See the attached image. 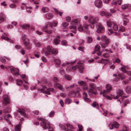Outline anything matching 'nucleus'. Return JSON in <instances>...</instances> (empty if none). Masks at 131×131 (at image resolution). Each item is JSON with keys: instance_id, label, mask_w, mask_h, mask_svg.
<instances>
[{"instance_id": "2eb2a0df", "label": "nucleus", "mask_w": 131, "mask_h": 131, "mask_svg": "<svg viewBox=\"0 0 131 131\" xmlns=\"http://www.w3.org/2000/svg\"><path fill=\"white\" fill-rule=\"evenodd\" d=\"M122 2V0H113L111 4L112 5H116L118 4L119 5H121Z\"/></svg>"}, {"instance_id": "bf43d9fd", "label": "nucleus", "mask_w": 131, "mask_h": 131, "mask_svg": "<svg viewBox=\"0 0 131 131\" xmlns=\"http://www.w3.org/2000/svg\"><path fill=\"white\" fill-rule=\"evenodd\" d=\"M108 126L111 129H113L114 127V125L111 123L109 124Z\"/></svg>"}, {"instance_id": "774afa93", "label": "nucleus", "mask_w": 131, "mask_h": 131, "mask_svg": "<svg viewBox=\"0 0 131 131\" xmlns=\"http://www.w3.org/2000/svg\"><path fill=\"white\" fill-rule=\"evenodd\" d=\"M61 43L62 45H66L67 44V41L65 40H63L62 41Z\"/></svg>"}, {"instance_id": "39448f33", "label": "nucleus", "mask_w": 131, "mask_h": 131, "mask_svg": "<svg viewBox=\"0 0 131 131\" xmlns=\"http://www.w3.org/2000/svg\"><path fill=\"white\" fill-rule=\"evenodd\" d=\"M97 29V32L98 33H101L104 31V28L102 26L101 24L98 23L96 25Z\"/></svg>"}, {"instance_id": "1a4fd4ad", "label": "nucleus", "mask_w": 131, "mask_h": 131, "mask_svg": "<svg viewBox=\"0 0 131 131\" xmlns=\"http://www.w3.org/2000/svg\"><path fill=\"white\" fill-rule=\"evenodd\" d=\"M95 5L98 8H101L102 5V1L100 0H95Z\"/></svg>"}, {"instance_id": "bb28decb", "label": "nucleus", "mask_w": 131, "mask_h": 131, "mask_svg": "<svg viewBox=\"0 0 131 131\" xmlns=\"http://www.w3.org/2000/svg\"><path fill=\"white\" fill-rule=\"evenodd\" d=\"M59 126L62 130H64V131H68V129L67 128L65 127L64 125L60 124Z\"/></svg>"}, {"instance_id": "cd10ccee", "label": "nucleus", "mask_w": 131, "mask_h": 131, "mask_svg": "<svg viewBox=\"0 0 131 131\" xmlns=\"http://www.w3.org/2000/svg\"><path fill=\"white\" fill-rule=\"evenodd\" d=\"M126 91L127 93H130L131 92V88L130 86H126Z\"/></svg>"}, {"instance_id": "aec40b11", "label": "nucleus", "mask_w": 131, "mask_h": 131, "mask_svg": "<svg viewBox=\"0 0 131 131\" xmlns=\"http://www.w3.org/2000/svg\"><path fill=\"white\" fill-rule=\"evenodd\" d=\"M33 42L36 47H40L41 44L36 39H34Z\"/></svg>"}, {"instance_id": "6e6d98bb", "label": "nucleus", "mask_w": 131, "mask_h": 131, "mask_svg": "<svg viewBox=\"0 0 131 131\" xmlns=\"http://www.w3.org/2000/svg\"><path fill=\"white\" fill-rule=\"evenodd\" d=\"M111 16V14L110 13L107 12H106L105 16L106 17L108 18Z\"/></svg>"}, {"instance_id": "6e6552de", "label": "nucleus", "mask_w": 131, "mask_h": 131, "mask_svg": "<svg viewBox=\"0 0 131 131\" xmlns=\"http://www.w3.org/2000/svg\"><path fill=\"white\" fill-rule=\"evenodd\" d=\"M21 39L23 40L25 46H27L29 45V40L28 38H25V35H22Z\"/></svg>"}, {"instance_id": "a878e982", "label": "nucleus", "mask_w": 131, "mask_h": 131, "mask_svg": "<svg viewBox=\"0 0 131 131\" xmlns=\"http://www.w3.org/2000/svg\"><path fill=\"white\" fill-rule=\"evenodd\" d=\"M41 10L43 13H45L48 12L49 10L47 7H43L42 8Z\"/></svg>"}, {"instance_id": "052dcab7", "label": "nucleus", "mask_w": 131, "mask_h": 131, "mask_svg": "<svg viewBox=\"0 0 131 131\" xmlns=\"http://www.w3.org/2000/svg\"><path fill=\"white\" fill-rule=\"evenodd\" d=\"M45 32L47 34H50L52 33V31L51 30L49 29L45 30Z\"/></svg>"}, {"instance_id": "e433bc0d", "label": "nucleus", "mask_w": 131, "mask_h": 131, "mask_svg": "<svg viewBox=\"0 0 131 131\" xmlns=\"http://www.w3.org/2000/svg\"><path fill=\"white\" fill-rule=\"evenodd\" d=\"M86 82L83 81H78V84L80 86H83L86 83Z\"/></svg>"}, {"instance_id": "423d86ee", "label": "nucleus", "mask_w": 131, "mask_h": 131, "mask_svg": "<svg viewBox=\"0 0 131 131\" xmlns=\"http://www.w3.org/2000/svg\"><path fill=\"white\" fill-rule=\"evenodd\" d=\"M52 48L51 46H48L47 48H46L43 49V51L46 55L47 56L50 54V52L52 51Z\"/></svg>"}, {"instance_id": "4be33fe9", "label": "nucleus", "mask_w": 131, "mask_h": 131, "mask_svg": "<svg viewBox=\"0 0 131 131\" xmlns=\"http://www.w3.org/2000/svg\"><path fill=\"white\" fill-rule=\"evenodd\" d=\"M69 96L72 97H75L76 96V93L74 91H71L69 93Z\"/></svg>"}, {"instance_id": "13d9d810", "label": "nucleus", "mask_w": 131, "mask_h": 131, "mask_svg": "<svg viewBox=\"0 0 131 131\" xmlns=\"http://www.w3.org/2000/svg\"><path fill=\"white\" fill-rule=\"evenodd\" d=\"M100 94H103V96L104 97H105L106 96V94L107 93L106 92H104V90H103V91H101L100 93Z\"/></svg>"}, {"instance_id": "79ce46f5", "label": "nucleus", "mask_w": 131, "mask_h": 131, "mask_svg": "<svg viewBox=\"0 0 131 131\" xmlns=\"http://www.w3.org/2000/svg\"><path fill=\"white\" fill-rule=\"evenodd\" d=\"M82 89L83 90H88V86L86 83L83 86H82Z\"/></svg>"}, {"instance_id": "864d4df0", "label": "nucleus", "mask_w": 131, "mask_h": 131, "mask_svg": "<svg viewBox=\"0 0 131 131\" xmlns=\"http://www.w3.org/2000/svg\"><path fill=\"white\" fill-rule=\"evenodd\" d=\"M55 112L54 111H52L49 114V116L50 117H52L54 115Z\"/></svg>"}, {"instance_id": "9d476101", "label": "nucleus", "mask_w": 131, "mask_h": 131, "mask_svg": "<svg viewBox=\"0 0 131 131\" xmlns=\"http://www.w3.org/2000/svg\"><path fill=\"white\" fill-rule=\"evenodd\" d=\"M57 24V22L55 21H53L52 22H49L47 23V25H49L51 28H52L53 27H56Z\"/></svg>"}, {"instance_id": "5701e85b", "label": "nucleus", "mask_w": 131, "mask_h": 131, "mask_svg": "<svg viewBox=\"0 0 131 131\" xmlns=\"http://www.w3.org/2000/svg\"><path fill=\"white\" fill-rule=\"evenodd\" d=\"M123 25L124 26L126 25L127 24L128 22V19L125 16H123Z\"/></svg>"}, {"instance_id": "393cba45", "label": "nucleus", "mask_w": 131, "mask_h": 131, "mask_svg": "<svg viewBox=\"0 0 131 131\" xmlns=\"http://www.w3.org/2000/svg\"><path fill=\"white\" fill-rule=\"evenodd\" d=\"M9 100L8 97H6L4 98L3 101V103L4 104H7L9 103Z\"/></svg>"}, {"instance_id": "f3484780", "label": "nucleus", "mask_w": 131, "mask_h": 131, "mask_svg": "<svg viewBox=\"0 0 131 131\" xmlns=\"http://www.w3.org/2000/svg\"><path fill=\"white\" fill-rule=\"evenodd\" d=\"M4 34L5 36V37H4V36L3 35H2L1 36V38L2 39L5 40H9L10 41V42L11 43H13V41H11L9 39V38L7 37V35L5 33H4Z\"/></svg>"}, {"instance_id": "6ab92c4d", "label": "nucleus", "mask_w": 131, "mask_h": 131, "mask_svg": "<svg viewBox=\"0 0 131 131\" xmlns=\"http://www.w3.org/2000/svg\"><path fill=\"white\" fill-rule=\"evenodd\" d=\"M46 16L48 19H51L53 17V15L52 14L50 13H48L46 14Z\"/></svg>"}, {"instance_id": "9b49d317", "label": "nucleus", "mask_w": 131, "mask_h": 131, "mask_svg": "<svg viewBox=\"0 0 131 131\" xmlns=\"http://www.w3.org/2000/svg\"><path fill=\"white\" fill-rule=\"evenodd\" d=\"M10 71L14 72L15 74H19V70L18 68H15L13 67L10 66L9 67Z\"/></svg>"}, {"instance_id": "412c9836", "label": "nucleus", "mask_w": 131, "mask_h": 131, "mask_svg": "<svg viewBox=\"0 0 131 131\" xmlns=\"http://www.w3.org/2000/svg\"><path fill=\"white\" fill-rule=\"evenodd\" d=\"M125 78V76L123 73H119L118 75V78L115 80L118 81L119 78L122 80L124 79Z\"/></svg>"}, {"instance_id": "a211bd4d", "label": "nucleus", "mask_w": 131, "mask_h": 131, "mask_svg": "<svg viewBox=\"0 0 131 131\" xmlns=\"http://www.w3.org/2000/svg\"><path fill=\"white\" fill-rule=\"evenodd\" d=\"M101 40L102 41L104 42H106L107 41L108 42H110V39L107 38V37L105 36H103L101 37Z\"/></svg>"}, {"instance_id": "4468645a", "label": "nucleus", "mask_w": 131, "mask_h": 131, "mask_svg": "<svg viewBox=\"0 0 131 131\" xmlns=\"http://www.w3.org/2000/svg\"><path fill=\"white\" fill-rule=\"evenodd\" d=\"M43 89H38L39 91H41L40 92V93L42 92L46 94H47L50 95V92L48 91H45V89L46 88V87L45 86H43Z\"/></svg>"}, {"instance_id": "603ef678", "label": "nucleus", "mask_w": 131, "mask_h": 131, "mask_svg": "<svg viewBox=\"0 0 131 131\" xmlns=\"http://www.w3.org/2000/svg\"><path fill=\"white\" fill-rule=\"evenodd\" d=\"M53 80L54 82H59L58 78L56 77H54L53 78Z\"/></svg>"}, {"instance_id": "37998d69", "label": "nucleus", "mask_w": 131, "mask_h": 131, "mask_svg": "<svg viewBox=\"0 0 131 131\" xmlns=\"http://www.w3.org/2000/svg\"><path fill=\"white\" fill-rule=\"evenodd\" d=\"M77 20L74 19L72 20L71 21V23L72 25H75L77 23Z\"/></svg>"}, {"instance_id": "49530a36", "label": "nucleus", "mask_w": 131, "mask_h": 131, "mask_svg": "<svg viewBox=\"0 0 131 131\" xmlns=\"http://www.w3.org/2000/svg\"><path fill=\"white\" fill-rule=\"evenodd\" d=\"M78 30L79 31L81 32L83 31L84 32L85 31L84 30L83 28V27L81 26H80L78 28Z\"/></svg>"}, {"instance_id": "8fccbe9b", "label": "nucleus", "mask_w": 131, "mask_h": 131, "mask_svg": "<svg viewBox=\"0 0 131 131\" xmlns=\"http://www.w3.org/2000/svg\"><path fill=\"white\" fill-rule=\"evenodd\" d=\"M69 25V23L67 22H63L62 23V25L64 27H66Z\"/></svg>"}, {"instance_id": "3c124183", "label": "nucleus", "mask_w": 131, "mask_h": 131, "mask_svg": "<svg viewBox=\"0 0 131 131\" xmlns=\"http://www.w3.org/2000/svg\"><path fill=\"white\" fill-rule=\"evenodd\" d=\"M103 56L105 58H108L110 57V55L108 53H105L103 54Z\"/></svg>"}, {"instance_id": "20e7f679", "label": "nucleus", "mask_w": 131, "mask_h": 131, "mask_svg": "<svg viewBox=\"0 0 131 131\" xmlns=\"http://www.w3.org/2000/svg\"><path fill=\"white\" fill-rule=\"evenodd\" d=\"M72 69L73 70H75L76 69L79 68V71L81 73H82L83 72V70L84 69L83 67V64H80V62H79L78 63V65H76L74 67L72 68Z\"/></svg>"}, {"instance_id": "0e129e2a", "label": "nucleus", "mask_w": 131, "mask_h": 131, "mask_svg": "<svg viewBox=\"0 0 131 131\" xmlns=\"http://www.w3.org/2000/svg\"><path fill=\"white\" fill-rule=\"evenodd\" d=\"M129 100H126L125 102L124 103V106H126L127 104L129 103Z\"/></svg>"}, {"instance_id": "58836bf2", "label": "nucleus", "mask_w": 131, "mask_h": 131, "mask_svg": "<svg viewBox=\"0 0 131 131\" xmlns=\"http://www.w3.org/2000/svg\"><path fill=\"white\" fill-rule=\"evenodd\" d=\"M125 30L124 27L123 26H121L119 27V29L118 30V31H121L122 32L124 31Z\"/></svg>"}, {"instance_id": "72a5a7b5", "label": "nucleus", "mask_w": 131, "mask_h": 131, "mask_svg": "<svg viewBox=\"0 0 131 131\" xmlns=\"http://www.w3.org/2000/svg\"><path fill=\"white\" fill-rule=\"evenodd\" d=\"M1 16L3 17H2L1 16H0V21L2 22L4 21V18L6 17V16L5 15L3 14H2V15H1Z\"/></svg>"}, {"instance_id": "c756f323", "label": "nucleus", "mask_w": 131, "mask_h": 131, "mask_svg": "<svg viewBox=\"0 0 131 131\" xmlns=\"http://www.w3.org/2000/svg\"><path fill=\"white\" fill-rule=\"evenodd\" d=\"M113 29L115 31L117 30L118 29V26L114 23H113Z\"/></svg>"}, {"instance_id": "ddd939ff", "label": "nucleus", "mask_w": 131, "mask_h": 131, "mask_svg": "<svg viewBox=\"0 0 131 131\" xmlns=\"http://www.w3.org/2000/svg\"><path fill=\"white\" fill-rule=\"evenodd\" d=\"M17 112L20 113L21 115L24 116L26 118L28 117L27 115L25 113V111L24 109L19 108Z\"/></svg>"}, {"instance_id": "a19ab883", "label": "nucleus", "mask_w": 131, "mask_h": 131, "mask_svg": "<svg viewBox=\"0 0 131 131\" xmlns=\"http://www.w3.org/2000/svg\"><path fill=\"white\" fill-rule=\"evenodd\" d=\"M22 28L24 29H28L29 28V25L27 24H24L22 26Z\"/></svg>"}, {"instance_id": "dca6fc26", "label": "nucleus", "mask_w": 131, "mask_h": 131, "mask_svg": "<svg viewBox=\"0 0 131 131\" xmlns=\"http://www.w3.org/2000/svg\"><path fill=\"white\" fill-rule=\"evenodd\" d=\"M21 124V122H20L18 125L15 126V129L16 131H20Z\"/></svg>"}, {"instance_id": "a18cd8bd", "label": "nucleus", "mask_w": 131, "mask_h": 131, "mask_svg": "<svg viewBox=\"0 0 131 131\" xmlns=\"http://www.w3.org/2000/svg\"><path fill=\"white\" fill-rule=\"evenodd\" d=\"M67 126V127H66L65 126V127L66 128H67L68 129V128H70L71 129H73V126L72 125H70L69 124H66Z\"/></svg>"}, {"instance_id": "338daca9", "label": "nucleus", "mask_w": 131, "mask_h": 131, "mask_svg": "<svg viewBox=\"0 0 131 131\" xmlns=\"http://www.w3.org/2000/svg\"><path fill=\"white\" fill-rule=\"evenodd\" d=\"M106 12L104 11H102L100 13V15L102 16H105Z\"/></svg>"}, {"instance_id": "09e8293b", "label": "nucleus", "mask_w": 131, "mask_h": 131, "mask_svg": "<svg viewBox=\"0 0 131 131\" xmlns=\"http://www.w3.org/2000/svg\"><path fill=\"white\" fill-rule=\"evenodd\" d=\"M11 111V110L10 108L8 107L6 108V109L4 110V112H5L6 113H9Z\"/></svg>"}, {"instance_id": "f704fd0d", "label": "nucleus", "mask_w": 131, "mask_h": 131, "mask_svg": "<svg viewBox=\"0 0 131 131\" xmlns=\"http://www.w3.org/2000/svg\"><path fill=\"white\" fill-rule=\"evenodd\" d=\"M92 41V38L90 37H88L87 38V42L88 43H91Z\"/></svg>"}, {"instance_id": "2f4dec72", "label": "nucleus", "mask_w": 131, "mask_h": 131, "mask_svg": "<svg viewBox=\"0 0 131 131\" xmlns=\"http://www.w3.org/2000/svg\"><path fill=\"white\" fill-rule=\"evenodd\" d=\"M54 62L56 65H59L61 63V61L59 59H56L54 60Z\"/></svg>"}, {"instance_id": "5fc2aeb1", "label": "nucleus", "mask_w": 131, "mask_h": 131, "mask_svg": "<svg viewBox=\"0 0 131 131\" xmlns=\"http://www.w3.org/2000/svg\"><path fill=\"white\" fill-rule=\"evenodd\" d=\"M51 52L52 54H56L58 53V51L54 49H53L52 50Z\"/></svg>"}, {"instance_id": "473e14b6", "label": "nucleus", "mask_w": 131, "mask_h": 131, "mask_svg": "<svg viewBox=\"0 0 131 131\" xmlns=\"http://www.w3.org/2000/svg\"><path fill=\"white\" fill-rule=\"evenodd\" d=\"M5 59H9L8 58L5 57L4 58L2 57H0V60L2 62L4 63L5 62L6 60Z\"/></svg>"}, {"instance_id": "e2e57ef3", "label": "nucleus", "mask_w": 131, "mask_h": 131, "mask_svg": "<svg viewBox=\"0 0 131 131\" xmlns=\"http://www.w3.org/2000/svg\"><path fill=\"white\" fill-rule=\"evenodd\" d=\"M78 127L79 131H81L82 130L83 127L81 125H78Z\"/></svg>"}, {"instance_id": "de8ad7c7", "label": "nucleus", "mask_w": 131, "mask_h": 131, "mask_svg": "<svg viewBox=\"0 0 131 131\" xmlns=\"http://www.w3.org/2000/svg\"><path fill=\"white\" fill-rule=\"evenodd\" d=\"M114 127L116 128H118L119 126V124L116 122H115L114 123Z\"/></svg>"}, {"instance_id": "4c0bfd02", "label": "nucleus", "mask_w": 131, "mask_h": 131, "mask_svg": "<svg viewBox=\"0 0 131 131\" xmlns=\"http://www.w3.org/2000/svg\"><path fill=\"white\" fill-rule=\"evenodd\" d=\"M72 102V100L69 98L66 99L65 100V102L66 104H70Z\"/></svg>"}, {"instance_id": "0eeeda50", "label": "nucleus", "mask_w": 131, "mask_h": 131, "mask_svg": "<svg viewBox=\"0 0 131 131\" xmlns=\"http://www.w3.org/2000/svg\"><path fill=\"white\" fill-rule=\"evenodd\" d=\"M54 87L59 89L62 92H64L65 91L64 88L63 86L60 83H55L54 85Z\"/></svg>"}, {"instance_id": "680f3d73", "label": "nucleus", "mask_w": 131, "mask_h": 131, "mask_svg": "<svg viewBox=\"0 0 131 131\" xmlns=\"http://www.w3.org/2000/svg\"><path fill=\"white\" fill-rule=\"evenodd\" d=\"M66 20L67 22H70L71 19V17H70L69 16L66 17Z\"/></svg>"}, {"instance_id": "b1692460", "label": "nucleus", "mask_w": 131, "mask_h": 131, "mask_svg": "<svg viewBox=\"0 0 131 131\" xmlns=\"http://www.w3.org/2000/svg\"><path fill=\"white\" fill-rule=\"evenodd\" d=\"M117 93L119 96H121L123 95L124 93L123 90L119 89L117 90Z\"/></svg>"}, {"instance_id": "f03ea898", "label": "nucleus", "mask_w": 131, "mask_h": 131, "mask_svg": "<svg viewBox=\"0 0 131 131\" xmlns=\"http://www.w3.org/2000/svg\"><path fill=\"white\" fill-rule=\"evenodd\" d=\"M89 89L88 91V93L89 94L90 93L94 94L96 95L97 93L96 92H94V90H96V85L94 83H90L89 84Z\"/></svg>"}, {"instance_id": "c03bdc74", "label": "nucleus", "mask_w": 131, "mask_h": 131, "mask_svg": "<svg viewBox=\"0 0 131 131\" xmlns=\"http://www.w3.org/2000/svg\"><path fill=\"white\" fill-rule=\"evenodd\" d=\"M92 106L94 107H99L98 104L95 102H94L92 105Z\"/></svg>"}, {"instance_id": "7ed1b4c3", "label": "nucleus", "mask_w": 131, "mask_h": 131, "mask_svg": "<svg viewBox=\"0 0 131 131\" xmlns=\"http://www.w3.org/2000/svg\"><path fill=\"white\" fill-rule=\"evenodd\" d=\"M99 18L97 17H94L91 15L88 16V22L92 25H94L99 21Z\"/></svg>"}, {"instance_id": "4d7b16f0", "label": "nucleus", "mask_w": 131, "mask_h": 131, "mask_svg": "<svg viewBox=\"0 0 131 131\" xmlns=\"http://www.w3.org/2000/svg\"><path fill=\"white\" fill-rule=\"evenodd\" d=\"M128 7V5L127 4H124L122 6V8L123 9H126Z\"/></svg>"}, {"instance_id": "69168bd1", "label": "nucleus", "mask_w": 131, "mask_h": 131, "mask_svg": "<svg viewBox=\"0 0 131 131\" xmlns=\"http://www.w3.org/2000/svg\"><path fill=\"white\" fill-rule=\"evenodd\" d=\"M83 95L84 99L87 97V94L85 92H83Z\"/></svg>"}, {"instance_id": "f257e3e1", "label": "nucleus", "mask_w": 131, "mask_h": 131, "mask_svg": "<svg viewBox=\"0 0 131 131\" xmlns=\"http://www.w3.org/2000/svg\"><path fill=\"white\" fill-rule=\"evenodd\" d=\"M38 119L42 121L40 124L44 129H46L48 128L49 131H53V128L50 126V123L48 120L42 118H38Z\"/></svg>"}, {"instance_id": "c85d7f7f", "label": "nucleus", "mask_w": 131, "mask_h": 131, "mask_svg": "<svg viewBox=\"0 0 131 131\" xmlns=\"http://www.w3.org/2000/svg\"><path fill=\"white\" fill-rule=\"evenodd\" d=\"M64 77L66 79L68 80H71L72 79L71 76L68 74L65 75H64Z\"/></svg>"}, {"instance_id": "7c9ffc66", "label": "nucleus", "mask_w": 131, "mask_h": 131, "mask_svg": "<svg viewBox=\"0 0 131 131\" xmlns=\"http://www.w3.org/2000/svg\"><path fill=\"white\" fill-rule=\"evenodd\" d=\"M109 42H108L107 41L105 42V43H102L101 45V47L102 48H105L108 46V44Z\"/></svg>"}, {"instance_id": "c9c22d12", "label": "nucleus", "mask_w": 131, "mask_h": 131, "mask_svg": "<svg viewBox=\"0 0 131 131\" xmlns=\"http://www.w3.org/2000/svg\"><path fill=\"white\" fill-rule=\"evenodd\" d=\"M100 49V47L98 45H96L95 47V51H99Z\"/></svg>"}, {"instance_id": "f8f14e48", "label": "nucleus", "mask_w": 131, "mask_h": 131, "mask_svg": "<svg viewBox=\"0 0 131 131\" xmlns=\"http://www.w3.org/2000/svg\"><path fill=\"white\" fill-rule=\"evenodd\" d=\"M106 90H104V92H106L107 94L108 93L112 90V86L109 84H106Z\"/></svg>"}, {"instance_id": "ea45409f", "label": "nucleus", "mask_w": 131, "mask_h": 131, "mask_svg": "<svg viewBox=\"0 0 131 131\" xmlns=\"http://www.w3.org/2000/svg\"><path fill=\"white\" fill-rule=\"evenodd\" d=\"M54 43L56 45H58L60 41L57 38H55L54 40Z\"/></svg>"}]
</instances>
